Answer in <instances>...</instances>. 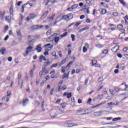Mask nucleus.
<instances>
[{"label": "nucleus", "mask_w": 128, "mask_h": 128, "mask_svg": "<svg viewBox=\"0 0 128 128\" xmlns=\"http://www.w3.org/2000/svg\"><path fill=\"white\" fill-rule=\"evenodd\" d=\"M114 104H116L112 102L108 103V106H114Z\"/></svg>", "instance_id": "54"}, {"label": "nucleus", "mask_w": 128, "mask_h": 128, "mask_svg": "<svg viewBox=\"0 0 128 128\" xmlns=\"http://www.w3.org/2000/svg\"><path fill=\"white\" fill-rule=\"evenodd\" d=\"M18 86H20V88H22L23 81H22V73H18Z\"/></svg>", "instance_id": "3"}, {"label": "nucleus", "mask_w": 128, "mask_h": 128, "mask_svg": "<svg viewBox=\"0 0 128 128\" xmlns=\"http://www.w3.org/2000/svg\"><path fill=\"white\" fill-rule=\"evenodd\" d=\"M66 58H68V57ZM66 58H64L63 60H62V62H60L62 64H64V62H66Z\"/></svg>", "instance_id": "49"}, {"label": "nucleus", "mask_w": 128, "mask_h": 128, "mask_svg": "<svg viewBox=\"0 0 128 128\" xmlns=\"http://www.w3.org/2000/svg\"><path fill=\"white\" fill-rule=\"evenodd\" d=\"M8 38H9L8 35H7V36L5 37V38H4V40L5 42H6V40H8Z\"/></svg>", "instance_id": "62"}, {"label": "nucleus", "mask_w": 128, "mask_h": 128, "mask_svg": "<svg viewBox=\"0 0 128 128\" xmlns=\"http://www.w3.org/2000/svg\"><path fill=\"white\" fill-rule=\"evenodd\" d=\"M71 38H72V42H74V40H76V36H74V34H71Z\"/></svg>", "instance_id": "31"}, {"label": "nucleus", "mask_w": 128, "mask_h": 128, "mask_svg": "<svg viewBox=\"0 0 128 128\" xmlns=\"http://www.w3.org/2000/svg\"><path fill=\"white\" fill-rule=\"evenodd\" d=\"M62 90H64L66 89V86L64 85L62 86Z\"/></svg>", "instance_id": "60"}, {"label": "nucleus", "mask_w": 128, "mask_h": 128, "mask_svg": "<svg viewBox=\"0 0 128 128\" xmlns=\"http://www.w3.org/2000/svg\"><path fill=\"white\" fill-rule=\"evenodd\" d=\"M30 16H28L26 17V20L27 22H28V20H34V18H36V16H38L36 15V14H30Z\"/></svg>", "instance_id": "4"}, {"label": "nucleus", "mask_w": 128, "mask_h": 128, "mask_svg": "<svg viewBox=\"0 0 128 128\" xmlns=\"http://www.w3.org/2000/svg\"><path fill=\"white\" fill-rule=\"evenodd\" d=\"M28 102V98H26L23 100V106H26V104Z\"/></svg>", "instance_id": "18"}, {"label": "nucleus", "mask_w": 128, "mask_h": 128, "mask_svg": "<svg viewBox=\"0 0 128 128\" xmlns=\"http://www.w3.org/2000/svg\"><path fill=\"white\" fill-rule=\"evenodd\" d=\"M98 62L94 60H92V66H96V63Z\"/></svg>", "instance_id": "30"}, {"label": "nucleus", "mask_w": 128, "mask_h": 128, "mask_svg": "<svg viewBox=\"0 0 128 128\" xmlns=\"http://www.w3.org/2000/svg\"><path fill=\"white\" fill-rule=\"evenodd\" d=\"M96 38H100V40H102V38H104V36H100V35H98L96 36Z\"/></svg>", "instance_id": "59"}, {"label": "nucleus", "mask_w": 128, "mask_h": 128, "mask_svg": "<svg viewBox=\"0 0 128 128\" xmlns=\"http://www.w3.org/2000/svg\"><path fill=\"white\" fill-rule=\"evenodd\" d=\"M55 74H56V71H54V70L51 71L50 72V74H51V78H54Z\"/></svg>", "instance_id": "15"}, {"label": "nucleus", "mask_w": 128, "mask_h": 128, "mask_svg": "<svg viewBox=\"0 0 128 128\" xmlns=\"http://www.w3.org/2000/svg\"><path fill=\"white\" fill-rule=\"evenodd\" d=\"M42 74H44V72L42 71H40L39 72V76H40V78H42Z\"/></svg>", "instance_id": "52"}, {"label": "nucleus", "mask_w": 128, "mask_h": 128, "mask_svg": "<svg viewBox=\"0 0 128 128\" xmlns=\"http://www.w3.org/2000/svg\"><path fill=\"white\" fill-rule=\"evenodd\" d=\"M4 14H5L4 12H2V11H0V16L2 18V20H4Z\"/></svg>", "instance_id": "16"}, {"label": "nucleus", "mask_w": 128, "mask_h": 128, "mask_svg": "<svg viewBox=\"0 0 128 128\" xmlns=\"http://www.w3.org/2000/svg\"><path fill=\"white\" fill-rule=\"evenodd\" d=\"M122 120V118L118 117V118H115L112 119L113 122H116V120Z\"/></svg>", "instance_id": "27"}, {"label": "nucleus", "mask_w": 128, "mask_h": 128, "mask_svg": "<svg viewBox=\"0 0 128 128\" xmlns=\"http://www.w3.org/2000/svg\"><path fill=\"white\" fill-rule=\"evenodd\" d=\"M35 104L38 106L40 104V102L38 100H37L35 102Z\"/></svg>", "instance_id": "39"}, {"label": "nucleus", "mask_w": 128, "mask_h": 128, "mask_svg": "<svg viewBox=\"0 0 128 128\" xmlns=\"http://www.w3.org/2000/svg\"><path fill=\"white\" fill-rule=\"evenodd\" d=\"M106 12V10L102 9V14H104Z\"/></svg>", "instance_id": "45"}, {"label": "nucleus", "mask_w": 128, "mask_h": 128, "mask_svg": "<svg viewBox=\"0 0 128 128\" xmlns=\"http://www.w3.org/2000/svg\"><path fill=\"white\" fill-rule=\"evenodd\" d=\"M119 2L124 6H126V2H124V0H119Z\"/></svg>", "instance_id": "38"}, {"label": "nucleus", "mask_w": 128, "mask_h": 128, "mask_svg": "<svg viewBox=\"0 0 128 128\" xmlns=\"http://www.w3.org/2000/svg\"><path fill=\"white\" fill-rule=\"evenodd\" d=\"M44 56L42 55L40 56V62H42V60L44 58Z\"/></svg>", "instance_id": "56"}, {"label": "nucleus", "mask_w": 128, "mask_h": 128, "mask_svg": "<svg viewBox=\"0 0 128 128\" xmlns=\"http://www.w3.org/2000/svg\"><path fill=\"white\" fill-rule=\"evenodd\" d=\"M77 116H80V114L84 116V114H88V112H86V110L84 108H80L76 112Z\"/></svg>", "instance_id": "1"}, {"label": "nucleus", "mask_w": 128, "mask_h": 128, "mask_svg": "<svg viewBox=\"0 0 128 128\" xmlns=\"http://www.w3.org/2000/svg\"><path fill=\"white\" fill-rule=\"evenodd\" d=\"M54 40L56 44L58 42V40H60V37L56 36L54 38Z\"/></svg>", "instance_id": "25"}, {"label": "nucleus", "mask_w": 128, "mask_h": 128, "mask_svg": "<svg viewBox=\"0 0 128 128\" xmlns=\"http://www.w3.org/2000/svg\"><path fill=\"white\" fill-rule=\"evenodd\" d=\"M74 64V61H70L68 64L67 65L66 68H70V66Z\"/></svg>", "instance_id": "33"}, {"label": "nucleus", "mask_w": 128, "mask_h": 128, "mask_svg": "<svg viewBox=\"0 0 128 128\" xmlns=\"http://www.w3.org/2000/svg\"><path fill=\"white\" fill-rule=\"evenodd\" d=\"M10 15L12 16H14V14H13L14 11L12 10V8H10Z\"/></svg>", "instance_id": "34"}, {"label": "nucleus", "mask_w": 128, "mask_h": 128, "mask_svg": "<svg viewBox=\"0 0 128 128\" xmlns=\"http://www.w3.org/2000/svg\"><path fill=\"white\" fill-rule=\"evenodd\" d=\"M44 28V26L42 25H40V26H38V25H33L32 26V27L30 28V29L32 30H38V28Z\"/></svg>", "instance_id": "5"}, {"label": "nucleus", "mask_w": 128, "mask_h": 128, "mask_svg": "<svg viewBox=\"0 0 128 128\" xmlns=\"http://www.w3.org/2000/svg\"><path fill=\"white\" fill-rule=\"evenodd\" d=\"M92 102V99L90 98L89 99H88V102H87V104H90V102Z\"/></svg>", "instance_id": "55"}, {"label": "nucleus", "mask_w": 128, "mask_h": 128, "mask_svg": "<svg viewBox=\"0 0 128 128\" xmlns=\"http://www.w3.org/2000/svg\"><path fill=\"white\" fill-rule=\"evenodd\" d=\"M36 50H37L38 52H42V44H38L36 48Z\"/></svg>", "instance_id": "9"}, {"label": "nucleus", "mask_w": 128, "mask_h": 128, "mask_svg": "<svg viewBox=\"0 0 128 128\" xmlns=\"http://www.w3.org/2000/svg\"><path fill=\"white\" fill-rule=\"evenodd\" d=\"M114 90L116 92H120V89L118 88H114Z\"/></svg>", "instance_id": "50"}, {"label": "nucleus", "mask_w": 128, "mask_h": 128, "mask_svg": "<svg viewBox=\"0 0 128 128\" xmlns=\"http://www.w3.org/2000/svg\"><path fill=\"white\" fill-rule=\"evenodd\" d=\"M64 112V109L61 107H59L57 109V114H63Z\"/></svg>", "instance_id": "7"}, {"label": "nucleus", "mask_w": 128, "mask_h": 128, "mask_svg": "<svg viewBox=\"0 0 128 128\" xmlns=\"http://www.w3.org/2000/svg\"><path fill=\"white\" fill-rule=\"evenodd\" d=\"M8 62H12V57H8Z\"/></svg>", "instance_id": "64"}, {"label": "nucleus", "mask_w": 128, "mask_h": 128, "mask_svg": "<svg viewBox=\"0 0 128 128\" xmlns=\"http://www.w3.org/2000/svg\"><path fill=\"white\" fill-rule=\"evenodd\" d=\"M108 52V50H105L103 51L102 54H107Z\"/></svg>", "instance_id": "42"}, {"label": "nucleus", "mask_w": 128, "mask_h": 128, "mask_svg": "<svg viewBox=\"0 0 128 128\" xmlns=\"http://www.w3.org/2000/svg\"><path fill=\"white\" fill-rule=\"evenodd\" d=\"M16 44H18V42L16 40H14L12 42V46H16Z\"/></svg>", "instance_id": "51"}, {"label": "nucleus", "mask_w": 128, "mask_h": 128, "mask_svg": "<svg viewBox=\"0 0 128 128\" xmlns=\"http://www.w3.org/2000/svg\"><path fill=\"white\" fill-rule=\"evenodd\" d=\"M113 44H118V42L117 40H114L113 42Z\"/></svg>", "instance_id": "63"}, {"label": "nucleus", "mask_w": 128, "mask_h": 128, "mask_svg": "<svg viewBox=\"0 0 128 128\" xmlns=\"http://www.w3.org/2000/svg\"><path fill=\"white\" fill-rule=\"evenodd\" d=\"M78 4H74L72 6V8L73 10H76V8H78Z\"/></svg>", "instance_id": "28"}, {"label": "nucleus", "mask_w": 128, "mask_h": 128, "mask_svg": "<svg viewBox=\"0 0 128 128\" xmlns=\"http://www.w3.org/2000/svg\"><path fill=\"white\" fill-rule=\"evenodd\" d=\"M68 20V15H64L62 16V18L59 20V22H60L62 20Z\"/></svg>", "instance_id": "11"}, {"label": "nucleus", "mask_w": 128, "mask_h": 128, "mask_svg": "<svg viewBox=\"0 0 128 128\" xmlns=\"http://www.w3.org/2000/svg\"><path fill=\"white\" fill-rule=\"evenodd\" d=\"M55 16H56V14L54 13L52 14V16H51L50 18V17L48 18V20H54Z\"/></svg>", "instance_id": "17"}, {"label": "nucleus", "mask_w": 128, "mask_h": 128, "mask_svg": "<svg viewBox=\"0 0 128 128\" xmlns=\"http://www.w3.org/2000/svg\"><path fill=\"white\" fill-rule=\"evenodd\" d=\"M12 19V17L10 16H6V22H10V20Z\"/></svg>", "instance_id": "21"}, {"label": "nucleus", "mask_w": 128, "mask_h": 128, "mask_svg": "<svg viewBox=\"0 0 128 128\" xmlns=\"http://www.w3.org/2000/svg\"><path fill=\"white\" fill-rule=\"evenodd\" d=\"M66 78V80H68V74L64 72V74L62 75V79L64 80Z\"/></svg>", "instance_id": "14"}, {"label": "nucleus", "mask_w": 128, "mask_h": 128, "mask_svg": "<svg viewBox=\"0 0 128 128\" xmlns=\"http://www.w3.org/2000/svg\"><path fill=\"white\" fill-rule=\"evenodd\" d=\"M118 46H116L114 47L113 48H112V50L113 52H118V50L119 48H117L116 50V48Z\"/></svg>", "instance_id": "24"}, {"label": "nucleus", "mask_w": 128, "mask_h": 128, "mask_svg": "<svg viewBox=\"0 0 128 128\" xmlns=\"http://www.w3.org/2000/svg\"><path fill=\"white\" fill-rule=\"evenodd\" d=\"M68 98H72V92H65L63 96H66Z\"/></svg>", "instance_id": "8"}, {"label": "nucleus", "mask_w": 128, "mask_h": 128, "mask_svg": "<svg viewBox=\"0 0 128 128\" xmlns=\"http://www.w3.org/2000/svg\"><path fill=\"white\" fill-rule=\"evenodd\" d=\"M68 36V32H64V34L60 36V38H64Z\"/></svg>", "instance_id": "32"}, {"label": "nucleus", "mask_w": 128, "mask_h": 128, "mask_svg": "<svg viewBox=\"0 0 128 128\" xmlns=\"http://www.w3.org/2000/svg\"><path fill=\"white\" fill-rule=\"evenodd\" d=\"M60 104L62 106V108L64 110V108L66 106V104H66V102H62V103H61Z\"/></svg>", "instance_id": "22"}, {"label": "nucleus", "mask_w": 128, "mask_h": 128, "mask_svg": "<svg viewBox=\"0 0 128 128\" xmlns=\"http://www.w3.org/2000/svg\"><path fill=\"white\" fill-rule=\"evenodd\" d=\"M33 76H34V71L32 70L30 71V76H31V78H32Z\"/></svg>", "instance_id": "47"}, {"label": "nucleus", "mask_w": 128, "mask_h": 128, "mask_svg": "<svg viewBox=\"0 0 128 128\" xmlns=\"http://www.w3.org/2000/svg\"><path fill=\"white\" fill-rule=\"evenodd\" d=\"M109 92H110L111 94H112V96H114V90L112 89L109 90Z\"/></svg>", "instance_id": "35"}, {"label": "nucleus", "mask_w": 128, "mask_h": 128, "mask_svg": "<svg viewBox=\"0 0 128 128\" xmlns=\"http://www.w3.org/2000/svg\"><path fill=\"white\" fill-rule=\"evenodd\" d=\"M46 36H50L52 34V30H48L46 32Z\"/></svg>", "instance_id": "36"}, {"label": "nucleus", "mask_w": 128, "mask_h": 128, "mask_svg": "<svg viewBox=\"0 0 128 128\" xmlns=\"http://www.w3.org/2000/svg\"><path fill=\"white\" fill-rule=\"evenodd\" d=\"M68 20H72V18H74V14H70L68 15Z\"/></svg>", "instance_id": "26"}, {"label": "nucleus", "mask_w": 128, "mask_h": 128, "mask_svg": "<svg viewBox=\"0 0 128 128\" xmlns=\"http://www.w3.org/2000/svg\"><path fill=\"white\" fill-rule=\"evenodd\" d=\"M96 48H104V46L100 44H96Z\"/></svg>", "instance_id": "29"}, {"label": "nucleus", "mask_w": 128, "mask_h": 128, "mask_svg": "<svg viewBox=\"0 0 128 128\" xmlns=\"http://www.w3.org/2000/svg\"><path fill=\"white\" fill-rule=\"evenodd\" d=\"M88 52V49L86 48V47H83V52Z\"/></svg>", "instance_id": "43"}, {"label": "nucleus", "mask_w": 128, "mask_h": 128, "mask_svg": "<svg viewBox=\"0 0 128 128\" xmlns=\"http://www.w3.org/2000/svg\"><path fill=\"white\" fill-rule=\"evenodd\" d=\"M60 101H61L60 99H58L56 102V104H60Z\"/></svg>", "instance_id": "61"}, {"label": "nucleus", "mask_w": 128, "mask_h": 128, "mask_svg": "<svg viewBox=\"0 0 128 128\" xmlns=\"http://www.w3.org/2000/svg\"><path fill=\"white\" fill-rule=\"evenodd\" d=\"M44 2H46L45 6H48L50 2V0H44Z\"/></svg>", "instance_id": "48"}, {"label": "nucleus", "mask_w": 128, "mask_h": 128, "mask_svg": "<svg viewBox=\"0 0 128 128\" xmlns=\"http://www.w3.org/2000/svg\"><path fill=\"white\" fill-rule=\"evenodd\" d=\"M22 4V1H20V2H18L16 4L17 6H20V4Z\"/></svg>", "instance_id": "53"}, {"label": "nucleus", "mask_w": 128, "mask_h": 128, "mask_svg": "<svg viewBox=\"0 0 128 128\" xmlns=\"http://www.w3.org/2000/svg\"><path fill=\"white\" fill-rule=\"evenodd\" d=\"M118 29L120 30V32H122L119 35V38L120 37V34H124V36H126V33L124 32H126V30H124V29H122L124 28V26L121 24H119L117 26Z\"/></svg>", "instance_id": "2"}, {"label": "nucleus", "mask_w": 128, "mask_h": 128, "mask_svg": "<svg viewBox=\"0 0 128 128\" xmlns=\"http://www.w3.org/2000/svg\"><path fill=\"white\" fill-rule=\"evenodd\" d=\"M48 11L46 12L45 13H44L42 16V18H46V16H48Z\"/></svg>", "instance_id": "23"}, {"label": "nucleus", "mask_w": 128, "mask_h": 128, "mask_svg": "<svg viewBox=\"0 0 128 128\" xmlns=\"http://www.w3.org/2000/svg\"><path fill=\"white\" fill-rule=\"evenodd\" d=\"M16 34H17V36H21V33H20V30H16Z\"/></svg>", "instance_id": "41"}, {"label": "nucleus", "mask_w": 128, "mask_h": 128, "mask_svg": "<svg viewBox=\"0 0 128 128\" xmlns=\"http://www.w3.org/2000/svg\"><path fill=\"white\" fill-rule=\"evenodd\" d=\"M54 34L53 35L51 36L49 38H50V40H52H52H54Z\"/></svg>", "instance_id": "46"}, {"label": "nucleus", "mask_w": 128, "mask_h": 128, "mask_svg": "<svg viewBox=\"0 0 128 128\" xmlns=\"http://www.w3.org/2000/svg\"><path fill=\"white\" fill-rule=\"evenodd\" d=\"M12 96V92L10 90H8L7 92V96Z\"/></svg>", "instance_id": "40"}, {"label": "nucleus", "mask_w": 128, "mask_h": 128, "mask_svg": "<svg viewBox=\"0 0 128 128\" xmlns=\"http://www.w3.org/2000/svg\"><path fill=\"white\" fill-rule=\"evenodd\" d=\"M61 34L60 31L58 30L56 34H54V36H60Z\"/></svg>", "instance_id": "44"}, {"label": "nucleus", "mask_w": 128, "mask_h": 128, "mask_svg": "<svg viewBox=\"0 0 128 128\" xmlns=\"http://www.w3.org/2000/svg\"><path fill=\"white\" fill-rule=\"evenodd\" d=\"M32 50V46H28L26 50V54H24V56H28V52H30V50Z\"/></svg>", "instance_id": "6"}, {"label": "nucleus", "mask_w": 128, "mask_h": 128, "mask_svg": "<svg viewBox=\"0 0 128 128\" xmlns=\"http://www.w3.org/2000/svg\"><path fill=\"white\" fill-rule=\"evenodd\" d=\"M64 126H66V128H72L73 123H65Z\"/></svg>", "instance_id": "13"}, {"label": "nucleus", "mask_w": 128, "mask_h": 128, "mask_svg": "<svg viewBox=\"0 0 128 128\" xmlns=\"http://www.w3.org/2000/svg\"><path fill=\"white\" fill-rule=\"evenodd\" d=\"M54 88L52 89L50 91V94L51 96H52L53 94H54Z\"/></svg>", "instance_id": "58"}, {"label": "nucleus", "mask_w": 128, "mask_h": 128, "mask_svg": "<svg viewBox=\"0 0 128 128\" xmlns=\"http://www.w3.org/2000/svg\"><path fill=\"white\" fill-rule=\"evenodd\" d=\"M103 80H104L102 79V77H100L98 79V82H102Z\"/></svg>", "instance_id": "57"}, {"label": "nucleus", "mask_w": 128, "mask_h": 128, "mask_svg": "<svg viewBox=\"0 0 128 128\" xmlns=\"http://www.w3.org/2000/svg\"><path fill=\"white\" fill-rule=\"evenodd\" d=\"M64 68H66V67L64 66L62 67L61 72H62V74H64V72H66V70H64Z\"/></svg>", "instance_id": "37"}, {"label": "nucleus", "mask_w": 128, "mask_h": 128, "mask_svg": "<svg viewBox=\"0 0 128 128\" xmlns=\"http://www.w3.org/2000/svg\"><path fill=\"white\" fill-rule=\"evenodd\" d=\"M6 49L4 48H2L0 50V52L2 54H4V52H6Z\"/></svg>", "instance_id": "20"}, {"label": "nucleus", "mask_w": 128, "mask_h": 128, "mask_svg": "<svg viewBox=\"0 0 128 128\" xmlns=\"http://www.w3.org/2000/svg\"><path fill=\"white\" fill-rule=\"evenodd\" d=\"M42 72H43V74H44V76L45 74H48V70H46V66H44L42 68Z\"/></svg>", "instance_id": "12"}, {"label": "nucleus", "mask_w": 128, "mask_h": 128, "mask_svg": "<svg viewBox=\"0 0 128 128\" xmlns=\"http://www.w3.org/2000/svg\"><path fill=\"white\" fill-rule=\"evenodd\" d=\"M46 48L45 50H52V48H54V46L52 45H51L50 46H46V47H45Z\"/></svg>", "instance_id": "19"}, {"label": "nucleus", "mask_w": 128, "mask_h": 128, "mask_svg": "<svg viewBox=\"0 0 128 128\" xmlns=\"http://www.w3.org/2000/svg\"><path fill=\"white\" fill-rule=\"evenodd\" d=\"M104 112V110L100 111V112H94V114L96 116H102V112Z\"/></svg>", "instance_id": "10"}]
</instances>
